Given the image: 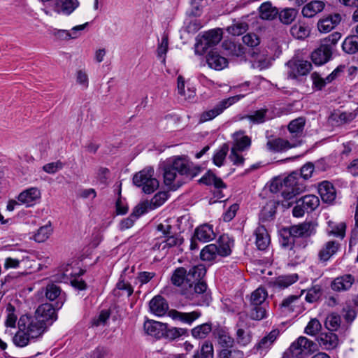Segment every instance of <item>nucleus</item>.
<instances>
[{"mask_svg":"<svg viewBox=\"0 0 358 358\" xmlns=\"http://www.w3.org/2000/svg\"><path fill=\"white\" fill-rule=\"evenodd\" d=\"M164 183L169 190L176 191L183 184L196 177L200 172L199 167H194L183 157L173 156L160 164Z\"/></svg>","mask_w":358,"mask_h":358,"instance_id":"1","label":"nucleus"},{"mask_svg":"<svg viewBox=\"0 0 358 358\" xmlns=\"http://www.w3.org/2000/svg\"><path fill=\"white\" fill-rule=\"evenodd\" d=\"M18 330L13 337L14 345L24 348L31 342H35L48 330L43 322L38 320L34 315H22L18 320Z\"/></svg>","mask_w":358,"mask_h":358,"instance_id":"2","label":"nucleus"},{"mask_svg":"<svg viewBox=\"0 0 358 358\" xmlns=\"http://www.w3.org/2000/svg\"><path fill=\"white\" fill-rule=\"evenodd\" d=\"M193 283H189V290L183 292L182 294L185 295L186 299L191 301L193 305L208 306L211 297L206 292L207 285L203 281H199L193 287Z\"/></svg>","mask_w":358,"mask_h":358,"instance_id":"3","label":"nucleus"},{"mask_svg":"<svg viewBox=\"0 0 358 358\" xmlns=\"http://www.w3.org/2000/svg\"><path fill=\"white\" fill-rule=\"evenodd\" d=\"M135 185L142 187L145 194L154 192L159 187L158 180L154 177V169L152 167H146L136 173L133 178Z\"/></svg>","mask_w":358,"mask_h":358,"instance_id":"4","label":"nucleus"},{"mask_svg":"<svg viewBox=\"0 0 358 358\" xmlns=\"http://www.w3.org/2000/svg\"><path fill=\"white\" fill-rule=\"evenodd\" d=\"M317 349L315 342L305 336H300L291 344L289 351L294 358H305L315 352Z\"/></svg>","mask_w":358,"mask_h":358,"instance_id":"5","label":"nucleus"},{"mask_svg":"<svg viewBox=\"0 0 358 358\" xmlns=\"http://www.w3.org/2000/svg\"><path fill=\"white\" fill-rule=\"evenodd\" d=\"M243 95H236L219 101L213 108L203 111L199 115L200 123L213 120L223 111L242 99Z\"/></svg>","mask_w":358,"mask_h":358,"instance_id":"6","label":"nucleus"},{"mask_svg":"<svg viewBox=\"0 0 358 358\" xmlns=\"http://www.w3.org/2000/svg\"><path fill=\"white\" fill-rule=\"evenodd\" d=\"M304 189V185L299 182V174L292 173L284 179L281 194L285 200L288 201L302 192Z\"/></svg>","mask_w":358,"mask_h":358,"instance_id":"7","label":"nucleus"},{"mask_svg":"<svg viewBox=\"0 0 358 358\" xmlns=\"http://www.w3.org/2000/svg\"><path fill=\"white\" fill-rule=\"evenodd\" d=\"M222 37V31L220 29H211L205 32L197 38L195 44V52L197 54H203L208 48L216 45L220 43Z\"/></svg>","mask_w":358,"mask_h":358,"instance_id":"8","label":"nucleus"},{"mask_svg":"<svg viewBox=\"0 0 358 358\" xmlns=\"http://www.w3.org/2000/svg\"><path fill=\"white\" fill-rule=\"evenodd\" d=\"M319 205L320 200L317 196L313 194L306 195L296 201V205L292 210L293 216L301 217L306 212L313 211Z\"/></svg>","mask_w":358,"mask_h":358,"instance_id":"9","label":"nucleus"},{"mask_svg":"<svg viewBox=\"0 0 358 358\" xmlns=\"http://www.w3.org/2000/svg\"><path fill=\"white\" fill-rule=\"evenodd\" d=\"M55 309L50 303H43L36 308L33 315L48 329L57 319Z\"/></svg>","mask_w":358,"mask_h":358,"instance_id":"10","label":"nucleus"},{"mask_svg":"<svg viewBox=\"0 0 358 358\" xmlns=\"http://www.w3.org/2000/svg\"><path fill=\"white\" fill-rule=\"evenodd\" d=\"M286 68L288 77L296 78L307 75L312 68V64L305 60L292 59L286 64Z\"/></svg>","mask_w":358,"mask_h":358,"instance_id":"11","label":"nucleus"},{"mask_svg":"<svg viewBox=\"0 0 358 358\" xmlns=\"http://www.w3.org/2000/svg\"><path fill=\"white\" fill-rule=\"evenodd\" d=\"M316 226L313 222H303L291 226L287 231L292 238H308L315 234Z\"/></svg>","mask_w":358,"mask_h":358,"instance_id":"12","label":"nucleus"},{"mask_svg":"<svg viewBox=\"0 0 358 358\" xmlns=\"http://www.w3.org/2000/svg\"><path fill=\"white\" fill-rule=\"evenodd\" d=\"M38 295L41 297L45 296L50 301L57 299L55 307L57 309L61 308L64 302L61 288L53 283L48 284L45 289L38 291Z\"/></svg>","mask_w":358,"mask_h":358,"instance_id":"13","label":"nucleus"},{"mask_svg":"<svg viewBox=\"0 0 358 358\" xmlns=\"http://www.w3.org/2000/svg\"><path fill=\"white\" fill-rule=\"evenodd\" d=\"M299 145V142L298 141H292V139L289 141L281 138H275L267 141L266 148L271 152H279L296 147Z\"/></svg>","mask_w":358,"mask_h":358,"instance_id":"14","label":"nucleus"},{"mask_svg":"<svg viewBox=\"0 0 358 358\" xmlns=\"http://www.w3.org/2000/svg\"><path fill=\"white\" fill-rule=\"evenodd\" d=\"M341 248V243L336 240L325 242L318 252V258L322 262H328Z\"/></svg>","mask_w":358,"mask_h":358,"instance_id":"15","label":"nucleus"},{"mask_svg":"<svg viewBox=\"0 0 358 358\" xmlns=\"http://www.w3.org/2000/svg\"><path fill=\"white\" fill-rule=\"evenodd\" d=\"M331 55V46L322 44L312 52L311 59L315 65L321 66L330 60Z\"/></svg>","mask_w":358,"mask_h":358,"instance_id":"16","label":"nucleus"},{"mask_svg":"<svg viewBox=\"0 0 358 358\" xmlns=\"http://www.w3.org/2000/svg\"><path fill=\"white\" fill-rule=\"evenodd\" d=\"M202 313L196 310L189 313L180 312L176 310H171L169 312V316L173 320H178L182 323L191 325L194 321L198 320Z\"/></svg>","mask_w":358,"mask_h":358,"instance_id":"17","label":"nucleus"},{"mask_svg":"<svg viewBox=\"0 0 358 358\" xmlns=\"http://www.w3.org/2000/svg\"><path fill=\"white\" fill-rule=\"evenodd\" d=\"M213 336L222 348H232L234 339L229 335L225 327H215L213 330Z\"/></svg>","mask_w":358,"mask_h":358,"instance_id":"18","label":"nucleus"},{"mask_svg":"<svg viewBox=\"0 0 358 358\" xmlns=\"http://www.w3.org/2000/svg\"><path fill=\"white\" fill-rule=\"evenodd\" d=\"M143 329L148 335L156 338H160L164 336L166 324L159 322L148 320L144 322Z\"/></svg>","mask_w":358,"mask_h":358,"instance_id":"19","label":"nucleus"},{"mask_svg":"<svg viewBox=\"0 0 358 358\" xmlns=\"http://www.w3.org/2000/svg\"><path fill=\"white\" fill-rule=\"evenodd\" d=\"M79 6L78 0H55L54 10L58 14L69 15Z\"/></svg>","mask_w":358,"mask_h":358,"instance_id":"20","label":"nucleus"},{"mask_svg":"<svg viewBox=\"0 0 358 358\" xmlns=\"http://www.w3.org/2000/svg\"><path fill=\"white\" fill-rule=\"evenodd\" d=\"M280 331L278 329H273L265 336L262 338L255 345V348L261 354L266 353L273 345L277 338L279 336Z\"/></svg>","mask_w":358,"mask_h":358,"instance_id":"21","label":"nucleus"},{"mask_svg":"<svg viewBox=\"0 0 358 358\" xmlns=\"http://www.w3.org/2000/svg\"><path fill=\"white\" fill-rule=\"evenodd\" d=\"M305 124V118L300 117L292 120L288 124V130L291 135L290 139H292V141H298L299 142V145L301 143L300 138L302 136Z\"/></svg>","mask_w":358,"mask_h":358,"instance_id":"22","label":"nucleus"},{"mask_svg":"<svg viewBox=\"0 0 358 358\" xmlns=\"http://www.w3.org/2000/svg\"><path fill=\"white\" fill-rule=\"evenodd\" d=\"M341 16L336 13L319 20L317 28L320 32L327 33L334 29L341 22Z\"/></svg>","mask_w":358,"mask_h":358,"instance_id":"23","label":"nucleus"},{"mask_svg":"<svg viewBox=\"0 0 358 358\" xmlns=\"http://www.w3.org/2000/svg\"><path fill=\"white\" fill-rule=\"evenodd\" d=\"M232 137L233 143L231 149H234L239 152H243L250 148L251 145V139L249 136L245 135L243 131L235 132Z\"/></svg>","mask_w":358,"mask_h":358,"instance_id":"24","label":"nucleus"},{"mask_svg":"<svg viewBox=\"0 0 358 358\" xmlns=\"http://www.w3.org/2000/svg\"><path fill=\"white\" fill-rule=\"evenodd\" d=\"M40 198V190L36 187H31L22 192L18 195L17 200L22 204H25L27 206H30Z\"/></svg>","mask_w":358,"mask_h":358,"instance_id":"25","label":"nucleus"},{"mask_svg":"<svg viewBox=\"0 0 358 358\" xmlns=\"http://www.w3.org/2000/svg\"><path fill=\"white\" fill-rule=\"evenodd\" d=\"M354 282L355 278L350 274H346L336 278L331 282V287L336 292L346 291L352 287Z\"/></svg>","mask_w":358,"mask_h":358,"instance_id":"26","label":"nucleus"},{"mask_svg":"<svg viewBox=\"0 0 358 358\" xmlns=\"http://www.w3.org/2000/svg\"><path fill=\"white\" fill-rule=\"evenodd\" d=\"M206 62L208 66L216 71H220L227 66V59L216 52L210 51L207 57Z\"/></svg>","mask_w":358,"mask_h":358,"instance_id":"27","label":"nucleus"},{"mask_svg":"<svg viewBox=\"0 0 358 358\" xmlns=\"http://www.w3.org/2000/svg\"><path fill=\"white\" fill-rule=\"evenodd\" d=\"M215 244L219 257H227L231 253V248L234 246V240L228 235L223 234L220 236Z\"/></svg>","mask_w":358,"mask_h":358,"instance_id":"28","label":"nucleus"},{"mask_svg":"<svg viewBox=\"0 0 358 358\" xmlns=\"http://www.w3.org/2000/svg\"><path fill=\"white\" fill-rule=\"evenodd\" d=\"M215 234L213 229V226L205 224L199 226L195 230L194 238L201 242H209L214 239Z\"/></svg>","mask_w":358,"mask_h":358,"instance_id":"29","label":"nucleus"},{"mask_svg":"<svg viewBox=\"0 0 358 358\" xmlns=\"http://www.w3.org/2000/svg\"><path fill=\"white\" fill-rule=\"evenodd\" d=\"M317 341L323 349L327 350L334 349L338 345V336L332 331L321 334Z\"/></svg>","mask_w":358,"mask_h":358,"instance_id":"30","label":"nucleus"},{"mask_svg":"<svg viewBox=\"0 0 358 358\" xmlns=\"http://www.w3.org/2000/svg\"><path fill=\"white\" fill-rule=\"evenodd\" d=\"M346 224L345 222H336L331 220L327 222L326 233L328 236L339 238L343 240L345 236Z\"/></svg>","mask_w":358,"mask_h":358,"instance_id":"31","label":"nucleus"},{"mask_svg":"<svg viewBox=\"0 0 358 358\" xmlns=\"http://www.w3.org/2000/svg\"><path fill=\"white\" fill-rule=\"evenodd\" d=\"M259 16L262 20L271 21L278 14V10L270 1L262 3L258 8Z\"/></svg>","mask_w":358,"mask_h":358,"instance_id":"32","label":"nucleus"},{"mask_svg":"<svg viewBox=\"0 0 358 358\" xmlns=\"http://www.w3.org/2000/svg\"><path fill=\"white\" fill-rule=\"evenodd\" d=\"M325 7V3L322 1L315 0L305 5L301 10L302 15L305 17H313L318 13L322 12Z\"/></svg>","mask_w":358,"mask_h":358,"instance_id":"33","label":"nucleus"},{"mask_svg":"<svg viewBox=\"0 0 358 358\" xmlns=\"http://www.w3.org/2000/svg\"><path fill=\"white\" fill-rule=\"evenodd\" d=\"M151 313L157 316L165 315L168 310V304L166 300L161 296H155L149 303Z\"/></svg>","mask_w":358,"mask_h":358,"instance_id":"34","label":"nucleus"},{"mask_svg":"<svg viewBox=\"0 0 358 358\" xmlns=\"http://www.w3.org/2000/svg\"><path fill=\"white\" fill-rule=\"evenodd\" d=\"M318 192L324 202H331L336 198V190L333 185L328 181H323L318 185Z\"/></svg>","mask_w":358,"mask_h":358,"instance_id":"35","label":"nucleus"},{"mask_svg":"<svg viewBox=\"0 0 358 358\" xmlns=\"http://www.w3.org/2000/svg\"><path fill=\"white\" fill-rule=\"evenodd\" d=\"M171 283L176 287L188 285L190 283L188 273L183 267H179L174 270L171 278Z\"/></svg>","mask_w":358,"mask_h":358,"instance_id":"36","label":"nucleus"},{"mask_svg":"<svg viewBox=\"0 0 358 358\" xmlns=\"http://www.w3.org/2000/svg\"><path fill=\"white\" fill-rule=\"evenodd\" d=\"M256 245L259 250H264L270 243V236L263 226L258 227L255 230Z\"/></svg>","mask_w":358,"mask_h":358,"instance_id":"37","label":"nucleus"},{"mask_svg":"<svg viewBox=\"0 0 358 358\" xmlns=\"http://www.w3.org/2000/svg\"><path fill=\"white\" fill-rule=\"evenodd\" d=\"M300 301V296L290 295L284 299L280 304L281 313L285 315L295 310L296 307Z\"/></svg>","mask_w":358,"mask_h":358,"instance_id":"38","label":"nucleus"},{"mask_svg":"<svg viewBox=\"0 0 358 358\" xmlns=\"http://www.w3.org/2000/svg\"><path fill=\"white\" fill-rule=\"evenodd\" d=\"M267 305H255L250 304L249 308L247 310V315L248 317L253 320H261L266 317Z\"/></svg>","mask_w":358,"mask_h":358,"instance_id":"39","label":"nucleus"},{"mask_svg":"<svg viewBox=\"0 0 358 358\" xmlns=\"http://www.w3.org/2000/svg\"><path fill=\"white\" fill-rule=\"evenodd\" d=\"M299 280L298 274L291 273L280 275L275 278L274 286L280 289H285L292 285Z\"/></svg>","mask_w":358,"mask_h":358,"instance_id":"40","label":"nucleus"},{"mask_svg":"<svg viewBox=\"0 0 358 358\" xmlns=\"http://www.w3.org/2000/svg\"><path fill=\"white\" fill-rule=\"evenodd\" d=\"M297 10L293 8H285L278 11L280 21L284 24H290L296 17Z\"/></svg>","mask_w":358,"mask_h":358,"instance_id":"41","label":"nucleus"},{"mask_svg":"<svg viewBox=\"0 0 358 358\" xmlns=\"http://www.w3.org/2000/svg\"><path fill=\"white\" fill-rule=\"evenodd\" d=\"M213 330L211 323L206 322L193 328L191 333L194 338L203 339L206 338L211 331L213 332Z\"/></svg>","mask_w":358,"mask_h":358,"instance_id":"42","label":"nucleus"},{"mask_svg":"<svg viewBox=\"0 0 358 358\" xmlns=\"http://www.w3.org/2000/svg\"><path fill=\"white\" fill-rule=\"evenodd\" d=\"M291 34L296 38L304 39L310 34V28L305 23L299 22L290 29Z\"/></svg>","mask_w":358,"mask_h":358,"instance_id":"43","label":"nucleus"},{"mask_svg":"<svg viewBox=\"0 0 358 358\" xmlns=\"http://www.w3.org/2000/svg\"><path fill=\"white\" fill-rule=\"evenodd\" d=\"M223 48L231 56L241 57L245 54V48L239 43L232 41H224Z\"/></svg>","mask_w":358,"mask_h":358,"instance_id":"44","label":"nucleus"},{"mask_svg":"<svg viewBox=\"0 0 358 358\" xmlns=\"http://www.w3.org/2000/svg\"><path fill=\"white\" fill-rule=\"evenodd\" d=\"M201 259L203 261H213L219 257L216 244L211 243L206 245L200 252Z\"/></svg>","mask_w":358,"mask_h":358,"instance_id":"45","label":"nucleus"},{"mask_svg":"<svg viewBox=\"0 0 358 358\" xmlns=\"http://www.w3.org/2000/svg\"><path fill=\"white\" fill-rule=\"evenodd\" d=\"M183 239L180 237V235H169L165 237L164 240H162L158 246L159 249L166 250L169 249L172 247L180 245L182 244Z\"/></svg>","mask_w":358,"mask_h":358,"instance_id":"46","label":"nucleus"},{"mask_svg":"<svg viewBox=\"0 0 358 358\" xmlns=\"http://www.w3.org/2000/svg\"><path fill=\"white\" fill-rule=\"evenodd\" d=\"M206 268L204 265L199 264L192 266L188 271V275L190 282L200 281L206 275Z\"/></svg>","mask_w":358,"mask_h":358,"instance_id":"47","label":"nucleus"},{"mask_svg":"<svg viewBox=\"0 0 358 358\" xmlns=\"http://www.w3.org/2000/svg\"><path fill=\"white\" fill-rule=\"evenodd\" d=\"M342 48L348 54H355L358 51V36L347 37L343 43Z\"/></svg>","mask_w":358,"mask_h":358,"instance_id":"48","label":"nucleus"},{"mask_svg":"<svg viewBox=\"0 0 358 358\" xmlns=\"http://www.w3.org/2000/svg\"><path fill=\"white\" fill-rule=\"evenodd\" d=\"M52 228L50 222H49L44 226L41 227L34 235V239L38 243H43L51 235Z\"/></svg>","mask_w":358,"mask_h":358,"instance_id":"49","label":"nucleus"},{"mask_svg":"<svg viewBox=\"0 0 358 358\" xmlns=\"http://www.w3.org/2000/svg\"><path fill=\"white\" fill-rule=\"evenodd\" d=\"M6 319L4 324L6 328H15L17 320V314L15 307L11 304H8L6 309Z\"/></svg>","mask_w":358,"mask_h":358,"instance_id":"50","label":"nucleus"},{"mask_svg":"<svg viewBox=\"0 0 358 358\" xmlns=\"http://www.w3.org/2000/svg\"><path fill=\"white\" fill-rule=\"evenodd\" d=\"M267 292L263 287H259L251 294L250 304L255 305H267L265 300L267 297Z\"/></svg>","mask_w":358,"mask_h":358,"instance_id":"51","label":"nucleus"},{"mask_svg":"<svg viewBox=\"0 0 358 358\" xmlns=\"http://www.w3.org/2000/svg\"><path fill=\"white\" fill-rule=\"evenodd\" d=\"M236 341L240 346H247L252 341V334L250 331L238 328L236 333Z\"/></svg>","mask_w":358,"mask_h":358,"instance_id":"52","label":"nucleus"},{"mask_svg":"<svg viewBox=\"0 0 358 358\" xmlns=\"http://www.w3.org/2000/svg\"><path fill=\"white\" fill-rule=\"evenodd\" d=\"M341 319L340 315L336 313L329 315L324 322L327 329L331 331H336L341 326Z\"/></svg>","mask_w":358,"mask_h":358,"instance_id":"53","label":"nucleus"},{"mask_svg":"<svg viewBox=\"0 0 358 358\" xmlns=\"http://www.w3.org/2000/svg\"><path fill=\"white\" fill-rule=\"evenodd\" d=\"M169 198V193L166 192H159L157 193L149 203V208L153 210L163 205Z\"/></svg>","mask_w":358,"mask_h":358,"instance_id":"54","label":"nucleus"},{"mask_svg":"<svg viewBox=\"0 0 358 358\" xmlns=\"http://www.w3.org/2000/svg\"><path fill=\"white\" fill-rule=\"evenodd\" d=\"M71 269V266L69 264L62 265L60 266L57 276L55 277V280L64 282H67V280H69L70 276L75 275Z\"/></svg>","mask_w":358,"mask_h":358,"instance_id":"55","label":"nucleus"},{"mask_svg":"<svg viewBox=\"0 0 358 358\" xmlns=\"http://www.w3.org/2000/svg\"><path fill=\"white\" fill-rule=\"evenodd\" d=\"M322 329V324L320 322L316 319H311L304 329V333L307 335L315 336H316Z\"/></svg>","mask_w":358,"mask_h":358,"instance_id":"56","label":"nucleus"},{"mask_svg":"<svg viewBox=\"0 0 358 358\" xmlns=\"http://www.w3.org/2000/svg\"><path fill=\"white\" fill-rule=\"evenodd\" d=\"M229 148L226 144H224L220 149L217 150L213 156V160L215 165L221 166L223 165L226 156L228 153Z\"/></svg>","mask_w":358,"mask_h":358,"instance_id":"57","label":"nucleus"},{"mask_svg":"<svg viewBox=\"0 0 358 358\" xmlns=\"http://www.w3.org/2000/svg\"><path fill=\"white\" fill-rule=\"evenodd\" d=\"M193 358H213V347L212 343L208 342L203 343L200 352H197Z\"/></svg>","mask_w":358,"mask_h":358,"instance_id":"58","label":"nucleus"},{"mask_svg":"<svg viewBox=\"0 0 358 358\" xmlns=\"http://www.w3.org/2000/svg\"><path fill=\"white\" fill-rule=\"evenodd\" d=\"M248 29V25L245 22L238 21L231 25L228 31L234 36H239L244 34Z\"/></svg>","mask_w":358,"mask_h":358,"instance_id":"59","label":"nucleus"},{"mask_svg":"<svg viewBox=\"0 0 358 358\" xmlns=\"http://www.w3.org/2000/svg\"><path fill=\"white\" fill-rule=\"evenodd\" d=\"M267 110L260 109L255 111L252 114L249 115L246 118L253 124H261L266 120V114Z\"/></svg>","mask_w":358,"mask_h":358,"instance_id":"60","label":"nucleus"},{"mask_svg":"<svg viewBox=\"0 0 358 358\" xmlns=\"http://www.w3.org/2000/svg\"><path fill=\"white\" fill-rule=\"evenodd\" d=\"M64 166V164L60 160L52 162L45 164L42 169L48 174H55L62 170Z\"/></svg>","mask_w":358,"mask_h":358,"instance_id":"61","label":"nucleus"},{"mask_svg":"<svg viewBox=\"0 0 358 358\" xmlns=\"http://www.w3.org/2000/svg\"><path fill=\"white\" fill-rule=\"evenodd\" d=\"M178 94L184 97L185 99H191L194 97L195 93L194 91L188 90V94L186 95L185 91V80L182 76L178 77Z\"/></svg>","mask_w":358,"mask_h":358,"instance_id":"62","label":"nucleus"},{"mask_svg":"<svg viewBox=\"0 0 358 358\" xmlns=\"http://www.w3.org/2000/svg\"><path fill=\"white\" fill-rule=\"evenodd\" d=\"M168 37L166 36H164L162 38L161 43L157 48V57L162 59L163 63L165 62V56L168 50Z\"/></svg>","mask_w":358,"mask_h":358,"instance_id":"63","label":"nucleus"},{"mask_svg":"<svg viewBox=\"0 0 358 358\" xmlns=\"http://www.w3.org/2000/svg\"><path fill=\"white\" fill-rule=\"evenodd\" d=\"M310 77L313 81V88L317 90H321L328 83L326 80V78H322L317 72H313Z\"/></svg>","mask_w":358,"mask_h":358,"instance_id":"64","label":"nucleus"}]
</instances>
